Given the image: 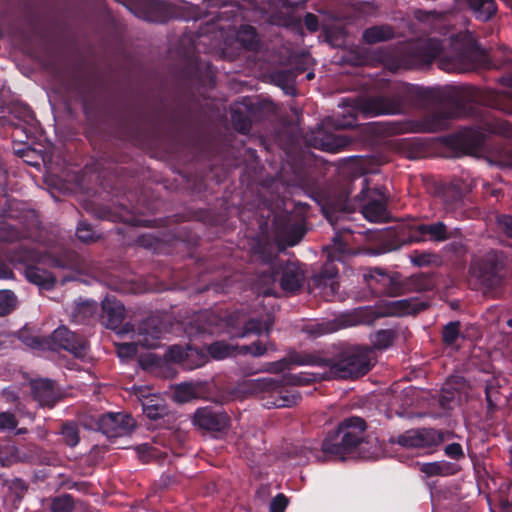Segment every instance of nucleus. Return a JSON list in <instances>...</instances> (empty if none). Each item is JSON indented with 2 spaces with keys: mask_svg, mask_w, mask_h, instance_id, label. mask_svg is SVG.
<instances>
[{
  "mask_svg": "<svg viewBox=\"0 0 512 512\" xmlns=\"http://www.w3.org/2000/svg\"><path fill=\"white\" fill-rule=\"evenodd\" d=\"M417 18L444 36L447 32L442 30L446 29V25L451 22V16L446 12L418 11ZM417 57L425 63L437 59L441 70L459 73L474 70L485 61L484 51L468 30L449 34L443 39L430 37L420 40L417 45Z\"/></svg>",
  "mask_w": 512,
  "mask_h": 512,
  "instance_id": "obj_1",
  "label": "nucleus"
},
{
  "mask_svg": "<svg viewBox=\"0 0 512 512\" xmlns=\"http://www.w3.org/2000/svg\"><path fill=\"white\" fill-rule=\"evenodd\" d=\"M182 115L177 111L168 113L164 105L151 111L139 105L124 104L111 113V125L115 137L137 147L154 144L162 135L166 123L172 129L181 125Z\"/></svg>",
  "mask_w": 512,
  "mask_h": 512,
  "instance_id": "obj_2",
  "label": "nucleus"
},
{
  "mask_svg": "<svg viewBox=\"0 0 512 512\" xmlns=\"http://www.w3.org/2000/svg\"><path fill=\"white\" fill-rule=\"evenodd\" d=\"M305 273L297 262H283L279 252L266 249L258 242V296H279V289L296 292L304 282Z\"/></svg>",
  "mask_w": 512,
  "mask_h": 512,
  "instance_id": "obj_3",
  "label": "nucleus"
},
{
  "mask_svg": "<svg viewBox=\"0 0 512 512\" xmlns=\"http://www.w3.org/2000/svg\"><path fill=\"white\" fill-rule=\"evenodd\" d=\"M298 366H320L328 368L332 378H354L370 370L369 351L361 348L337 349L332 355L321 356L314 353L292 352L287 360L280 362L277 369H283L285 363Z\"/></svg>",
  "mask_w": 512,
  "mask_h": 512,
  "instance_id": "obj_4",
  "label": "nucleus"
},
{
  "mask_svg": "<svg viewBox=\"0 0 512 512\" xmlns=\"http://www.w3.org/2000/svg\"><path fill=\"white\" fill-rule=\"evenodd\" d=\"M194 322L198 334H226L230 339H242L256 333V319L243 308L221 313L204 310L195 316Z\"/></svg>",
  "mask_w": 512,
  "mask_h": 512,
  "instance_id": "obj_5",
  "label": "nucleus"
},
{
  "mask_svg": "<svg viewBox=\"0 0 512 512\" xmlns=\"http://www.w3.org/2000/svg\"><path fill=\"white\" fill-rule=\"evenodd\" d=\"M366 423L361 417L343 420L337 430L329 433L322 443L325 458L343 459L344 455L355 448L363 439Z\"/></svg>",
  "mask_w": 512,
  "mask_h": 512,
  "instance_id": "obj_6",
  "label": "nucleus"
},
{
  "mask_svg": "<svg viewBox=\"0 0 512 512\" xmlns=\"http://www.w3.org/2000/svg\"><path fill=\"white\" fill-rule=\"evenodd\" d=\"M10 260L24 266V275L28 282L45 290H51L56 285L55 275L39 267L40 264L46 265V261L44 254L35 247L23 244L17 246L10 252Z\"/></svg>",
  "mask_w": 512,
  "mask_h": 512,
  "instance_id": "obj_7",
  "label": "nucleus"
},
{
  "mask_svg": "<svg viewBox=\"0 0 512 512\" xmlns=\"http://www.w3.org/2000/svg\"><path fill=\"white\" fill-rule=\"evenodd\" d=\"M40 221L34 210H25L15 214L10 210L0 221V239L14 242L25 238H33L38 232Z\"/></svg>",
  "mask_w": 512,
  "mask_h": 512,
  "instance_id": "obj_8",
  "label": "nucleus"
},
{
  "mask_svg": "<svg viewBox=\"0 0 512 512\" xmlns=\"http://www.w3.org/2000/svg\"><path fill=\"white\" fill-rule=\"evenodd\" d=\"M141 200L138 199L135 203H130L131 207L128 208L125 204L121 203L118 207L108 208L101 207L98 209L97 216L100 219L109 220L111 222H122L124 224H128L130 226H152L157 222H160L163 226H166L169 222L175 221L180 222L184 221V217L180 215H174L172 217H167L164 219H153V220H144L139 218L140 214H143L145 210H150L149 206L142 205Z\"/></svg>",
  "mask_w": 512,
  "mask_h": 512,
  "instance_id": "obj_9",
  "label": "nucleus"
},
{
  "mask_svg": "<svg viewBox=\"0 0 512 512\" xmlns=\"http://www.w3.org/2000/svg\"><path fill=\"white\" fill-rule=\"evenodd\" d=\"M406 92V86L398 85L393 96L366 98L359 101L355 107L359 112L368 116L400 114L404 111V97Z\"/></svg>",
  "mask_w": 512,
  "mask_h": 512,
  "instance_id": "obj_10",
  "label": "nucleus"
},
{
  "mask_svg": "<svg viewBox=\"0 0 512 512\" xmlns=\"http://www.w3.org/2000/svg\"><path fill=\"white\" fill-rule=\"evenodd\" d=\"M67 87L81 102L85 116L94 118L99 111V96L94 83L80 72H75L71 74Z\"/></svg>",
  "mask_w": 512,
  "mask_h": 512,
  "instance_id": "obj_11",
  "label": "nucleus"
},
{
  "mask_svg": "<svg viewBox=\"0 0 512 512\" xmlns=\"http://www.w3.org/2000/svg\"><path fill=\"white\" fill-rule=\"evenodd\" d=\"M184 84L199 91L201 88L212 89L216 85V71L213 65L201 58H191L181 70Z\"/></svg>",
  "mask_w": 512,
  "mask_h": 512,
  "instance_id": "obj_12",
  "label": "nucleus"
},
{
  "mask_svg": "<svg viewBox=\"0 0 512 512\" xmlns=\"http://www.w3.org/2000/svg\"><path fill=\"white\" fill-rule=\"evenodd\" d=\"M359 197L364 201L362 214L370 222H383L388 218L387 192L383 187L369 189L368 179H363Z\"/></svg>",
  "mask_w": 512,
  "mask_h": 512,
  "instance_id": "obj_13",
  "label": "nucleus"
},
{
  "mask_svg": "<svg viewBox=\"0 0 512 512\" xmlns=\"http://www.w3.org/2000/svg\"><path fill=\"white\" fill-rule=\"evenodd\" d=\"M47 349H63L75 358L84 359L88 354L89 344L82 335L69 330L66 326H60L47 336Z\"/></svg>",
  "mask_w": 512,
  "mask_h": 512,
  "instance_id": "obj_14",
  "label": "nucleus"
},
{
  "mask_svg": "<svg viewBox=\"0 0 512 512\" xmlns=\"http://www.w3.org/2000/svg\"><path fill=\"white\" fill-rule=\"evenodd\" d=\"M503 268L502 256L499 252L490 250L475 258L470 266V274L486 287L493 286L500 277Z\"/></svg>",
  "mask_w": 512,
  "mask_h": 512,
  "instance_id": "obj_15",
  "label": "nucleus"
},
{
  "mask_svg": "<svg viewBox=\"0 0 512 512\" xmlns=\"http://www.w3.org/2000/svg\"><path fill=\"white\" fill-rule=\"evenodd\" d=\"M366 310L358 308L350 312L342 313L331 320H322L307 326V333L312 336H321L328 333L336 332L340 329L357 326L367 323L365 319Z\"/></svg>",
  "mask_w": 512,
  "mask_h": 512,
  "instance_id": "obj_16",
  "label": "nucleus"
},
{
  "mask_svg": "<svg viewBox=\"0 0 512 512\" xmlns=\"http://www.w3.org/2000/svg\"><path fill=\"white\" fill-rule=\"evenodd\" d=\"M446 434L432 428L411 429L397 436L393 442L405 448L431 449L443 443Z\"/></svg>",
  "mask_w": 512,
  "mask_h": 512,
  "instance_id": "obj_17",
  "label": "nucleus"
},
{
  "mask_svg": "<svg viewBox=\"0 0 512 512\" xmlns=\"http://www.w3.org/2000/svg\"><path fill=\"white\" fill-rule=\"evenodd\" d=\"M446 94L450 99L455 101L458 106L471 102H479L483 105L505 110L504 105L501 103V95L498 92H480L472 87L454 86L447 88Z\"/></svg>",
  "mask_w": 512,
  "mask_h": 512,
  "instance_id": "obj_18",
  "label": "nucleus"
},
{
  "mask_svg": "<svg viewBox=\"0 0 512 512\" xmlns=\"http://www.w3.org/2000/svg\"><path fill=\"white\" fill-rule=\"evenodd\" d=\"M299 396L283 394L280 387L268 378L258 379V402L265 408L290 407L295 405Z\"/></svg>",
  "mask_w": 512,
  "mask_h": 512,
  "instance_id": "obj_19",
  "label": "nucleus"
},
{
  "mask_svg": "<svg viewBox=\"0 0 512 512\" xmlns=\"http://www.w3.org/2000/svg\"><path fill=\"white\" fill-rule=\"evenodd\" d=\"M98 430L108 438H118L131 434L136 422L126 413H106L97 420Z\"/></svg>",
  "mask_w": 512,
  "mask_h": 512,
  "instance_id": "obj_20",
  "label": "nucleus"
},
{
  "mask_svg": "<svg viewBox=\"0 0 512 512\" xmlns=\"http://www.w3.org/2000/svg\"><path fill=\"white\" fill-rule=\"evenodd\" d=\"M192 422L199 429L222 432L228 428L230 418L222 407L206 406L196 409Z\"/></svg>",
  "mask_w": 512,
  "mask_h": 512,
  "instance_id": "obj_21",
  "label": "nucleus"
},
{
  "mask_svg": "<svg viewBox=\"0 0 512 512\" xmlns=\"http://www.w3.org/2000/svg\"><path fill=\"white\" fill-rule=\"evenodd\" d=\"M8 115L0 116V125L12 127L15 131L28 136L27 126H33L36 121L34 112L29 105L22 102H12L7 106Z\"/></svg>",
  "mask_w": 512,
  "mask_h": 512,
  "instance_id": "obj_22",
  "label": "nucleus"
},
{
  "mask_svg": "<svg viewBox=\"0 0 512 512\" xmlns=\"http://www.w3.org/2000/svg\"><path fill=\"white\" fill-rule=\"evenodd\" d=\"M273 229L275 240L278 242V245L281 246L280 250H283L285 246L292 247L297 245L304 234L301 226L292 224L287 214L274 217Z\"/></svg>",
  "mask_w": 512,
  "mask_h": 512,
  "instance_id": "obj_23",
  "label": "nucleus"
},
{
  "mask_svg": "<svg viewBox=\"0 0 512 512\" xmlns=\"http://www.w3.org/2000/svg\"><path fill=\"white\" fill-rule=\"evenodd\" d=\"M476 130L479 140L484 137L485 133L500 134L512 138V124L492 117H485L482 124L476 127ZM499 163L512 167V152L508 149H502L499 152Z\"/></svg>",
  "mask_w": 512,
  "mask_h": 512,
  "instance_id": "obj_24",
  "label": "nucleus"
},
{
  "mask_svg": "<svg viewBox=\"0 0 512 512\" xmlns=\"http://www.w3.org/2000/svg\"><path fill=\"white\" fill-rule=\"evenodd\" d=\"M276 311V303L274 300H269L263 303L261 307L258 306V356L267 354L269 351L275 350L274 345L263 341L261 338L267 336L271 331L274 324V314Z\"/></svg>",
  "mask_w": 512,
  "mask_h": 512,
  "instance_id": "obj_25",
  "label": "nucleus"
},
{
  "mask_svg": "<svg viewBox=\"0 0 512 512\" xmlns=\"http://www.w3.org/2000/svg\"><path fill=\"white\" fill-rule=\"evenodd\" d=\"M337 276L338 270L336 267L333 264L327 263L312 279L314 288L327 301H332L337 296L339 289Z\"/></svg>",
  "mask_w": 512,
  "mask_h": 512,
  "instance_id": "obj_26",
  "label": "nucleus"
},
{
  "mask_svg": "<svg viewBox=\"0 0 512 512\" xmlns=\"http://www.w3.org/2000/svg\"><path fill=\"white\" fill-rule=\"evenodd\" d=\"M285 460H293L295 465H303L311 461H327L329 458H325L322 448L318 449L316 442L307 441L289 447Z\"/></svg>",
  "mask_w": 512,
  "mask_h": 512,
  "instance_id": "obj_27",
  "label": "nucleus"
},
{
  "mask_svg": "<svg viewBox=\"0 0 512 512\" xmlns=\"http://www.w3.org/2000/svg\"><path fill=\"white\" fill-rule=\"evenodd\" d=\"M101 323L108 329L116 330L125 319V306L114 296H106L101 302Z\"/></svg>",
  "mask_w": 512,
  "mask_h": 512,
  "instance_id": "obj_28",
  "label": "nucleus"
},
{
  "mask_svg": "<svg viewBox=\"0 0 512 512\" xmlns=\"http://www.w3.org/2000/svg\"><path fill=\"white\" fill-rule=\"evenodd\" d=\"M34 399L41 405L53 408L61 399L59 391L55 387V382L50 379H40L34 381L31 385Z\"/></svg>",
  "mask_w": 512,
  "mask_h": 512,
  "instance_id": "obj_29",
  "label": "nucleus"
},
{
  "mask_svg": "<svg viewBox=\"0 0 512 512\" xmlns=\"http://www.w3.org/2000/svg\"><path fill=\"white\" fill-rule=\"evenodd\" d=\"M426 307V303L418 298L393 300L387 302L384 314L388 316L402 317L418 313Z\"/></svg>",
  "mask_w": 512,
  "mask_h": 512,
  "instance_id": "obj_30",
  "label": "nucleus"
},
{
  "mask_svg": "<svg viewBox=\"0 0 512 512\" xmlns=\"http://www.w3.org/2000/svg\"><path fill=\"white\" fill-rule=\"evenodd\" d=\"M416 233L419 234L413 238L416 242L425 241L427 239L442 242L449 238L447 227L443 222L418 225Z\"/></svg>",
  "mask_w": 512,
  "mask_h": 512,
  "instance_id": "obj_31",
  "label": "nucleus"
},
{
  "mask_svg": "<svg viewBox=\"0 0 512 512\" xmlns=\"http://www.w3.org/2000/svg\"><path fill=\"white\" fill-rule=\"evenodd\" d=\"M419 470L425 474L427 477L434 476H451L456 474L459 471V467L457 464L448 462L445 460L421 463L419 464Z\"/></svg>",
  "mask_w": 512,
  "mask_h": 512,
  "instance_id": "obj_32",
  "label": "nucleus"
},
{
  "mask_svg": "<svg viewBox=\"0 0 512 512\" xmlns=\"http://www.w3.org/2000/svg\"><path fill=\"white\" fill-rule=\"evenodd\" d=\"M46 265L56 269L76 270L79 267V257L76 253L65 251L58 255L44 254Z\"/></svg>",
  "mask_w": 512,
  "mask_h": 512,
  "instance_id": "obj_33",
  "label": "nucleus"
},
{
  "mask_svg": "<svg viewBox=\"0 0 512 512\" xmlns=\"http://www.w3.org/2000/svg\"><path fill=\"white\" fill-rule=\"evenodd\" d=\"M315 147L331 153H337L341 151L348 143L349 140L340 135H325L321 138L315 137Z\"/></svg>",
  "mask_w": 512,
  "mask_h": 512,
  "instance_id": "obj_34",
  "label": "nucleus"
},
{
  "mask_svg": "<svg viewBox=\"0 0 512 512\" xmlns=\"http://www.w3.org/2000/svg\"><path fill=\"white\" fill-rule=\"evenodd\" d=\"M476 19L488 21L497 11L494 0H467Z\"/></svg>",
  "mask_w": 512,
  "mask_h": 512,
  "instance_id": "obj_35",
  "label": "nucleus"
},
{
  "mask_svg": "<svg viewBox=\"0 0 512 512\" xmlns=\"http://www.w3.org/2000/svg\"><path fill=\"white\" fill-rule=\"evenodd\" d=\"M174 7L166 2L155 1L149 4V16L147 19L152 22L165 23L173 16Z\"/></svg>",
  "mask_w": 512,
  "mask_h": 512,
  "instance_id": "obj_36",
  "label": "nucleus"
},
{
  "mask_svg": "<svg viewBox=\"0 0 512 512\" xmlns=\"http://www.w3.org/2000/svg\"><path fill=\"white\" fill-rule=\"evenodd\" d=\"M98 311V304L94 300H83L75 304L72 317L77 323H85Z\"/></svg>",
  "mask_w": 512,
  "mask_h": 512,
  "instance_id": "obj_37",
  "label": "nucleus"
},
{
  "mask_svg": "<svg viewBox=\"0 0 512 512\" xmlns=\"http://www.w3.org/2000/svg\"><path fill=\"white\" fill-rule=\"evenodd\" d=\"M270 82L280 87L286 94L294 93L295 72L293 70L275 71L269 76Z\"/></svg>",
  "mask_w": 512,
  "mask_h": 512,
  "instance_id": "obj_38",
  "label": "nucleus"
},
{
  "mask_svg": "<svg viewBox=\"0 0 512 512\" xmlns=\"http://www.w3.org/2000/svg\"><path fill=\"white\" fill-rule=\"evenodd\" d=\"M326 127H334L336 129L351 128L357 125L356 115L350 110L343 111L342 114L327 117L324 122Z\"/></svg>",
  "mask_w": 512,
  "mask_h": 512,
  "instance_id": "obj_39",
  "label": "nucleus"
},
{
  "mask_svg": "<svg viewBox=\"0 0 512 512\" xmlns=\"http://www.w3.org/2000/svg\"><path fill=\"white\" fill-rule=\"evenodd\" d=\"M394 31L390 26H373L363 32V39L368 44H374L389 40L393 37Z\"/></svg>",
  "mask_w": 512,
  "mask_h": 512,
  "instance_id": "obj_40",
  "label": "nucleus"
},
{
  "mask_svg": "<svg viewBox=\"0 0 512 512\" xmlns=\"http://www.w3.org/2000/svg\"><path fill=\"white\" fill-rule=\"evenodd\" d=\"M325 250L330 264L334 261H344L345 257L350 254L343 238L339 235L333 238L332 243Z\"/></svg>",
  "mask_w": 512,
  "mask_h": 512,
  "instance_id": "obj_41",
  "label": "nucleus"
},
{
  "mask_svg": "<svg viewBox=\"0 0 512 512\" xmlns=\"http://www.w3.org/2000/svg\"><path fill=\"white\" fill-rule=\"evenodd\" d=\"M60 435L68 447L74 448L80 442V430L75 421H65L61 424Z\"/></svg>",
  "mask_w": 512,
  "mask_h": 512,
  "instance_id": "obj_42",
  "label": "nucleus"
},
{
  "mask_svg": "<svg viewBox=\"0 0 512 512\" xmlns=\"http://www.w3.org/2000/svg\"><path fill=\"white\" fill-rule=\"evenodd\" d=\"M233 348L234 345L217 340L206 346V352L214 360H223L233 356Z\"/></svg>",
  "mask_w": 512,
  "mask_h": 512,
  "instance_id": "obj_43",
  "label": "nucleus"
},
{
  "mask_svg": "<svg viewBox=\"0 0 512 512\" xmlns=\"http://www.w3.org/2000/svg\"><path fill=\"white\" fill-rule=\"evenodd\" d=\"M187 220H196L209 226H218L223 218L211 209H197L189 212Z\"/></svg>",
  "mask_w": 512,
  "mask_h": 512,
  "instance_id": "obj_44",
  "label": "nucleus"
},
{
  "mask_svg": "<svg viewBox=\"0 0 512 512\" xmlns=\"http://www.w3.org/2000/svg\"><path fill=\"white\" fill-rule=\"evenodd\" d=\"M242 372L244 374V378L238 381L235 387V392L242 397L254 395L256 393V380L249 377L253 376L255 371L251 368L247 370L242 368Z\"/></svg>",
  "mask_w": 512,
  "mask_h": 512,
  "instance_id": "obj_45",
  "label": "nucleus"
},
{
  "mask_svg": "<svg viewBox=\"0 0 512 512\" xmlns=\"http://www.w3.org/2000/svg\"><path fill=\"white\" fill-rule=\"evenodd\" d=\"M142 406L143 413L150 420H158L168 415V407L165 404L158 403L156 400L149 399Z\"/></svg>",
  "mask_w": 512,
  "mask_h": 512,
  "instance_id": "obj_46",
  "label": "nucleus"
},
{
  "mask_svg": "<svg viewBox=\"0 0 512 512\" xmlns=\"http://www.w3.org/2000/svg\"><path fill=\"white\" fill-rule=\"evenodd\" d=\"M207 361L208 356L204 351L188 346L187 360L184 363L185 369L193 370L202 367Z\"/></svg>",
  "mask_w": 512,
  "mask_h": 512,
  "instance_id": "obj_47",
  "label": "nucleus"
},
{
  "mask_svg": "<svg viewBox=\"0 0 512 512\" xmlns=\"http://www.w3.org/2000/svg\"><path fill=\"white\" fill-rule=\"evenodd\" d=\"M237 39L246 50L256 51V28L250 25L241 26Z\"/></svg>",
  "mask_w": 512,
  "mask_h": 512,
  "instance_id": "obj_48",
  "label": "nucleus"
},
{
  "mask_svg": "<svg viewBox=\"0 0 512 512\" xmlns=\"http://www.w3.org/2000/svg\"><path fill=\"white\" fill-rule=\"evenodd\" d=\"M168 241L164 236H159L151 233L142 234L137 237L136 243L145 249L157 252L161 249L164 242Z\"/></svg>",
  "mask_w": 512,
  "mask_h": 512,
  "instance_id": "obj_49",
  "label": "nucleus"
},
{
  "mask_svg": "<svg viewBox=\"0 0 512 512\" xmlns=\"http://www.w3.org/2000/svg\"><path fill=\"white\" fill-rule=\"evenodd\" d=\"M20 459L19 450L14 444L7 443L0 446V463L2 466L9 467L19 462Z\"/></svg>",
  "mask_w": 512,
  "mask_h": 512,
  "instance_id": "obj_50",
  "label": "nucleus"
},
{
  "mask_svg": "<svg viewBox=\"0 0 512 512\" xmlns=\"http://www.w3.org/2000/svg\"><path fill=\"white\" fill-rule=\"evenodd\" d=\"M19 340L26 346L33 349H47V336L40 337L29 333L28 330H20L18 333Z\"/></svg>",
  "mask_w": 512,
  "mask_h": 512,
  "instance_id": "obj_51",
  "label": "nucleus"
},
{
  "mask_svg": "<svg viewBox=\"0 0 512 512\" xmlns=\"http://www.w3.org/2000/svg\"><path fill=\"white\" fill-rule=\"evenodd\" d=\"M17 297L11 290H0V316H6L15 310Z\"/></svg>",
  "mask_w": 512,
  "mask_h": 512,
  "instance_id": "obj_52",
  "label": "nucleus"
},
{
  "mask_svg": "<svg viewBox=\"0 0 512 512\" xmlns=\"http://www.w3.org/2000/svg\"><path fill=\"white\" fill-rule=\"evenodd\" d=\"M149 328L150 322L147 321L140 326L139 330L140 333L144 335L143 345L154 347L156 346V342L160 339L162 331L158 327H152L151 331H149Z\"/></svg>",
  "mask_w": 512,
  "mask_h": 512,
  "instance_id": "obj_53",
  "label": "nucleus"
},
{
  "mask_svg": "<svg viewBox=\"0 0 512 512\" xmlns=\"http://www.w3.org/2000/svg\"><path fill=\"white\" fill-rule=\"evenodd\" d=\"M74 508V498L70 494L55 497L51 503L52 512H73Z\"/></svg>",
  "mask_w": 512,
  "mask_h": 512,
  "instance_id": "obj_54",
  "label": "nucleus"
},
{
  "mask_svg": "<svg viewBox=\"0 0 512 512\" xmlns=\"http://www.w3.org/2000/svg\"><path fill=\"white\" fill-rule=\"evenodd\" d=\"M236 17L237 13L234 9H226L223 11H219L210 21L207 22V24L210 25V22H212V26L214 28L223 30L225 28H228L230 25H223L222 22H234Z\"/></svg>",
  "mask_w": 512,
  "mask_h": 512,
  "instance_id": "obj_55",
  "label": "nucleus"
},
{
  "mask_svg": "<svg viewBox=\"0 0 512 512\" xmlns=\"http://www.w3.org/2000/svg\"><path fill=\"white\" fill-rule=\"evenodd\" d=\"M231 122L234 129L242 134L248 133L251 128L250 119L238 109L232 110Z\"/></svg>",
  "mask_w": 512,
  "mask_h": 512,
  "instance_id": "obj_56",
  "label": "nucleus"
},
{
  "mask_svg": "<svg viewBox=\"0 0 512 512\" xmlns=\"http://www.w3.org/2000/svg\"><path fill=\"white\" fill-rule=\"evenodd\" d=\"M394 341V332L392 330H379L372 339V343L377 349H386L392 345Z\"/></svg>",
  "mask_w": 512,
  "mask_h": 512,
  "instance_id": "obj_57",
  "label": "nucleus"
},
{
  "mask_svg": "<svg viewBox=\"0 0 512 512\" xmlns=\"http://www.w3.org/2000/svg\"><path fill=\"white\" fill-rule=\"evenodd\" d=\"M173 238L177 241L186 243L189 247L196 246L200 239L198 234L189 230L186 226L180 227L177 230H175Z\"/></svg>",
  "mask_w": 512,
  "mask_h": 512,
  "instance_id": "obj_58",
  "label": "nucleus"
},
{
  "mask_svg": "<svg viewBox=\"0 0 512 512\" xmlns=\"http://www.w3.org/2000/svg\"><path fill=\"white\" fill-rule=\"evenodd\" d=\"M77 238L84 242L89 243L95 241V233L89 223L86 221H80L76 229Z\"/></svg>",
  "mask_w": 512,
  "mask_h": 512,
  "instance_id": "obj_59",
  "label": "nucleus"
},
{
  "mask_svg": "<svg viewBox=\"0 0 512 512\" xmlns=\"http://www.w3.org/2000/svg\"><path fill=\"white\" fill-rule=\"evenodd\" d=\"M187 355L188 347L183 348L182 346L179 345L171 346L167 352V357L169 358V360L181 364L183 368L184 363L187 360Z\"/></svg>",
  "mask_w": 512,
  "mask_h": 512,
  "instance_id": "obj_60",
  "label": "nucleus"
},
{
  "mask_svg": "<svg viewBox=\"0 0 512 512\" xmlns=\"http://www.w3.org/2000/svg\"><path fill=\"white\" fill-rule=\"evenodd\" d=\"M459 336V322H449L443 329V341L448 344H454Z\"/></svg>",
  "mask_w": 512,
  "mask_h": 512,
  "instance_id": "obj_61",
  "label": "nucleus"
},
{
  "mask_svg": "<svg viewBox=\"0 0 512 512\" xmlns=\"http://www.w3.org/2000/svg\"><path fill=\"white\" fill-rule=\"evenodd\" d=\"M288 503V498L284 494L279 493L271 500L269 512H285Z\"/></svg>",
  "mask_w": 512,
  "mask_h": 512,
  "instance_id": "obj_62",
  "label": "nucleus"
},
{
  "mask_svg": "<svg viewBox=\"0 0 512 512\" xmlns=\"http://www.w3.org/2000/svg\"><path fill=\"white\" fill-rule=\"evenodd\" d=\"M18 421L11 412H0V430H12L16 428Z\"/></svg>",
  "mask_w": 512,
  "mask_h": 512,
  "instance_id": "obj_63",
  "label": "nucleus"
},
{
  "mask_svg": "<svg viewBox=\"0 0 512 512\" xmlns=\"http://www.w3.org/2000/svg\"><path fill=\"white\" fill-rule=\"evenodd\" d=\"M497 226L500 231L507 236L512 237V217L509 215H501L497 217Z\"/></svg>",
  "mask_w": 512,
  "mask_h": 512,
  "instance_id": "obj_64",
  "label": "nucleus"
}]
</instances>
